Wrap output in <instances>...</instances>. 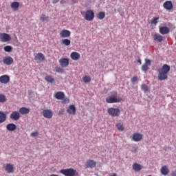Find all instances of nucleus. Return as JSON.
Masks as SVG:
<instances>
[{
    "mask_svg": "<svg viewBox=\"0 0 176 176\" xmlns=\"http://www.w3.org/2000/svg\"><path fill=\"white\" fill-rule=\"evenodd\" d=\"M157 72L159 80H166L168 78V74L170 72V66L164 64L161 69L157 70Z\"/></svg>",
    "mask_w": 176,
    "mask_h": 176,
    "instance_id": "nucleus-1",
    "label": "nucleus"
},
{
    "mask_svg": "<svg viewBox=\"0 0 176 176\" xmlns=\"http://www.w3.org/2000/svg\"><path fill=\"white\" fill-rule=\"evenodd\" d=\"M59 173L65 176H79V173L74 168L61 169Z\"/></svg>",
    "mask_w": 176,
    "mask_h": 176,
    "instance_id": "nucleus-2",
    "label": "nucleus"
},
{
    "mask_svg": "<svg viewBox=\"0 0 176 176\" xmlns=\"http://www.w3.org/2000/svg\"><path fill=\"white\" fill-rule=\"evenodd\" d=\"M82 16H83L84 19L87 20V21H93L94 19V12L91 10H88L86 11L85 14V12H81Z\"/></svg>",
    "mask_w": 176,
    "mask_h": 176,
    "instance_id": "nucleus-3",
    "label": "nucleus"
},
{
    "mask_svg": "<svg viewBox=\"0 0 176 176\" xmlns=\"http://www.w3.org/2000/svg\"><path fill=\"white\" fill-rule=\"evenodd\" d=\"M107 112L110 116L118 118L120 116V109L119 108L110 107L108 109Z\"/></svg>",
    "mask_w": 176,
    "mask_h": 176,
    "instance_id": "nucleus-4",
    "label": "nucleus"
},
{
    "mask_svg": "<svg viewBox=\"0 0 176 176\" xmlns=\"http://www.w3.org/2000/svg\"><path fill=\"white\" fill-rule=\"evenodd\" d=\"M122 98H118L116 96H109L106 98V102L107 104H114L116 102H121Z\"/></svg>",
    "mask_w": 176,
    "mask_h": 176,
    "instance_id": "nucleus-5",
    "label": "nucleus"
},
{
    "mask_svg": "<svg viewBox=\"0 0 176 176\" xmlns=\"http://www.w3.org/2000/svg\"><path fill=\"white\" fill-rule=\"evenodd\" d=\"M0 41L3 43L10 42V41H12V37H10V35H9V34L0 33Z\"/></svg>",
    "mask_w": 176,
    "mask_h": 176,
    "instance_id": "nucleus-6",
    "label": "nucleus"
},
{
    "mask_svg": "<svg viewBox=\"0 0 176 176\" xmlns=\"http://www.w3.org/2000/svg\"><path fill=\"white\" fill-rule=\"evenodd\" d=\"M42 113L43 116L46 119H52L53 118V111L51 109H44Z\"/></svg>",
    "mask_w": 176,
    "mask_h": 176,
    "instance_id": "nucleus-7",
    "label": "nucleus"
},
{
    "mask_svg": "<svg viewBox=\"0 0 176 176\" xmlns=\"http://www.w3.org/2000/svg\"><path fill=\"white\" fill-rule=\"evenodd\" d=\"M144 135L140 133H135L132 135V140L135 142H140L142 140Z\"/></svg>",
    "mask_w": 176,
    "mask_h": 176,
    "instance_id": "nucleus-8",
    "label": "nucleus"
},
{
    "mask_svg": "<svg viewBox=\"0 0 176 176\" xmlns=\"http://www.w3.org/2000/svg\"><path fill=\"white\" fill-rule=\"evenodd\" d=\"M59 64L60 67L65 68L69 65V60L67 58H60L59 60Z\"/></svg>",
    "mask_w": 176,
    "mask_h": 176,
    "instance_id": "nucleus-9",
    "label": "nucleus"
},
{
    "mask_svg": "<svg viewBox=\"0 0 176 176\" xmlns=\"http://www.w3.org/2000/svg\"><path fill=\"white\" fill-rule=\"evenodd\" d=\"M151 65V60L149 59H145V63L142 65L141 69L144 72H148V69H149V67Z\"/></svg>",
    "mask_w": 176,
    "mask_h": 176,
    "instance_id": "nucleus-10",
    "label": "nucleus"
},
{
    "mask_svg": "<svg viewBox=\"0 0 176 176\" xmlns=\"http://www.w3.org/2000/svg\"><path fill=\"white\" fill-rule=\"evenodd\" d=\"M96 164H97V162L94 160H89L85 163V166L87 168H94Z\"/></svg>",
    "mask_w": 176,
    "mask_h": 176,
    "instance_id": "nucleus-11",
    "label": "nucleus"
},
{
    "mask_svg": "<svg viewBox=\"0 0 176 176\" xmlns=\"http://www.w3.org/2000/svg\"><path fill=\"white\" fill-rule=\"evenodd\" d=\"M10 82V77L8 75H3L0 76V82L6 85Z\"/></svg>",
    "mask_w": 176,
    "mask_h": 176,
    "instance_id": "nucleus-12",
    "label": "nucleus"
},
{
    "mask_svg": "<svg viewBox=\"0 0 176 176\" xmlns=\"http://www.w3.org/2000/svg\"><path fill=\"white\" fill-rule=\"evenodd\" d=\"M10 118L12 120H19L20 119V113L17 111H12L10 115Z\"/></svg>",
    "mask_w": 176,
    "mask_h": 176,
    "instance_id": "nucleus-13",
    "label": "nucleus"
},
{
    "mask_svg": "<svg viewBox=\"0 0 176 176\" xmlns=\"http://www.w3.org/2000/svg\"><path fill=\"white\" fill-rule=\"evenodd\" d=\"M60 38H69L71 36V31L68 30H63L59 34Z\"/></svg>",
    "mask_w": 176,
    "mask_h": 176,
    "instance_id": "nucleus-14",
    "label": "nucleus"
},
{
    "mask_svg": "<svg viewBox=\"0 0 176 176\" xmlns=\"http://www.w3.org/2000/svg\"><path fill=\"white\" fill-rule=\"evenodd\" d=\"M5 170L8 174L14 173V166L12 164H6Z\"/></svg>",
    "mask_w": 176,
    "mask_h": 176,
    "instance_id": "nucleus-15",
    "label": "nucleus"
},
{
    "mask_svg": "<svg viewBox=\"0 0 176 176\" xmlns=\"http://www.w3.org/2000/svg\"><path fill=\"white\" fill-rule=\"evenodd\" d=\"M13 58L11 56H6L3 58V63L6 64V65H12L13 64Z\"/></svg>",
    "mask_w": 176,
    "mask_h": 176,
    "instance_id": "nucleus-16",
    "label": "nucleus"
},
{
    "mask_svg": "<svg viewBox=\"0 0 176 176\" xmlns=\"http://www.w3.org/2000/svg\"><path fill=\"white\" fill-rule=\"evenodd\" d=\"M67 112L69 113V115H76V107H75V105L72 104L67 108Z\"/></svg>",
    "mask_w": 176,
    "mask_h": 176,
    "instance_id": "nucleus-17",
    "label": "nucleus"
},
{
    "mask_svg": "<svg viewBox=\"0 0 176 176\" xmlns=\"http://www.w3.org/2000/svg\"><path fill=\"white\" fill-rule=\"evenodd\" d=\"M163 6L166 10H171L173 9V2L171 1H166L164 3Z\"/></svg>",
    "mask_w": 176,
    "mask_h": 176,
    "instance_id": "nucleus-18",
    "label": "nucleus"
},
{
    "mask_svg": "<svg viewBox=\"0 0 176 176\" xmlns=\"http://www.w3.org/2000/svg\"><path fill=\"white\" fill-rule=\"evenodd\" d=\"M70 57L72 60H74V61H78V60L80 58V54L76 52H73L71 53Z\"/></svg>",
    "mask_w": 176,
    "mask_h": 176,
    "instance_id": "nucleus-19",
    "label": "nucleus"
},
{
    "mask_svg": "<svg viewBox=\"0 0 176 176\" xmlns=\"http://www.w3.org/2000/svg\"><path fill=\"white\" fill-rule=\"evenodd\" d=\"M35 61H45V55L41 52L38 53L34 57Z\"/></svg>",
    "mask_w": 176,
    "mask_h": 176,
    "instance_id": "nucleus-20",
    "label": "nucleus"
},
{
    "mask_svg": "<svg viewBox=\"0 0 176 176\" xmlns=\"http://www.w3.org/2000/svg\"><path fill=\"white\" fill-rule=\"evenodd\" d=\"M160 173L162 175H168L170 170L167 166H163L160 169Z\"/></svg>",
    "mask_w": 176,
    "mask_h": 176,
    "instance_id": "nucleus-21",
    "label": "nucleus"
},
{
    "mask_svg": "<svg viewBox=\"0 0 176 176\" xmlns=\"http://www.w3.org/2000/svg\"><path fill=\"white\" fill-rule=\"evenodd\" d=\"M160 32L162 35H166L170 32V29L167 26H162L160 28Z\"/></svg>",
    "mask_w": 176,
    "mask_h": 176,
    "instance_id": "nucleus-22",
    "label": "nucleus"
},
{
    "mask_svg": "<svg viewBox=\"0 0 176 176\" xmlns=\"http://www.w3.org/2000/svg\"><path fill=\"white\" fill-rule=\"evenodd\" d=\"M64 97H65V94L63 91H58L55 94V98L56 100H64Z\"/></svg>",
    "mask_w": 176,
    "mask_h": 176,
    "instance_id": "nucleus-23",
    "label": "nucleus"
},
{
    "mask_svg": "<svg viewBox=\"0 0 176 176\" xmlns=\"http://www.w3.org/2000/svg\"><path fill=\"white\" fill-rule=\"evenodd\" d=\"M19 113H21V115H28V113H30V109L27 107H21L19 109Z\"/></svg>",
    "mask_w": 176,
    "mask_h": 176,
    "instance_id": "nucleus-24",
    "label": "nucleus"
},
{
    "mask_svg": "<svg viewBox=\"0 0 176 176\" xmlns=\"http://www.w3.org/2000/svg\"><path fill=\"white\" fill-rule=\"evenodd\" d=\"M10 6L13 9V10H19V8H20V3L19 1H14L11 3Z\"/></svg>",
    "mask_w": 176,
    "mask_h": 176,
    "instance_id": "nucleus-25",
    "label": "nucleus"
},
{
    "mask_svg": "<svg viewBox=\"0 0 176 176\" xmlns=\"http://www.w3.org/2000/svg\"><path fill=\"white\" fill-rule=\"evenodd\" d=\"M153 39L155 42H163L164 37L159 34H154Z\"/></svg>",
    "mask_w": 176,
    "mask_h": 176,
    "instance_id": "nucleus-26",
    "label": "nucleus"
},
{
    "mask_svg": "<svg viewBox=\"0 0 176 176\" xmlns=\"http://www.w3.org/2000/svg\"><path fill=\"white\" fill-rule=\"evenodd\" d=\"M6 129L8 131H14V130H16V124L13 123H10L7 124Z\"/></svg>",
    "mask_w": 176,
    "mask_h": 176,
    "instance_id": "nucleus-27",
    "label": "nucleus"
},
{
    "mask_svg": "<svg viewBox=\"0 0 176 176\" xmlns=\"http://www.w3.org/2000/svg\"><path fill=\"white\" fill-rule=\"evenodd\" d=\"M96 17L98 20H104L105 19V12H99L96 14Z\"/></svg>",
    "mask_w": 176,
    "mask_h": 176,
    "instance_id": "nucleus-28",
    "label": "nucleus"
},
{
    "mask_svg": "<svg viewBox=\"0 0 176 176\" xmlns=\"http://www.w3.org/2000/svg\"><path fill=\"white\" fill-rule=\"evenodd\" d=\"M6 120V113L0 111V123H3Z\"/></svg>",
    "mask_w": 176,
    "mask_h": 176,
    "instance_id": "nucleus-29",
    "label": "nucleus"
},
{
    "mask_svg": "<svg viewBox=\"0 0 176 176\" xmlns=\"http://www.w3.org/2000/svg\"><path fill=\"white\" fill-rule=\"evenodd\" d=\"M142 168V167L141 166V165L138 163H135L133 164V169L137 172L140 171Z\"/></svg>",
    "mask_w": 176,
    "mask_h": 176,
    "instance_id": "nucleus-30",
    "label": "nucleus"
},
{
    "mask_svg": "<svg viewBox=\"0 0 176 176\" xmlns=\"http://www.w3.org/2000/svg\"><path fill=\"white\" fill-rule=\"evenodd\" d=\"M61 44L64 45V46H69L71 45V40L67 38L62 39Z\"/></svg>",
    "mask_w": 176,
    "mask_h": 176,
    "instance_id": "nucleus-31",
    "label": "nucleus"
},
{
    "mask_svg": "<svg viewBox=\"0 0 176 176\" xmlns=\"http://www.w3.org/2000/svg\"><path fill=\"white\" fill-rule=\"evenodd\" d=\"M82 80L84 83H90V82H91V78L89 76H85L82 78Z\"/></svg>",
    "mask_w": 176,
    "mask_h": 176,
    "instance_id": "nucleus-32",
    "label": "nucleus"
},
{
    "mask_svg": "<svg viewBox=\"0 0 176 176\" xmlns=\"http://www.w3.org/2000/svg\"><path fill=\"white\" fill-rule=\"evenodd\" d=\"M45 80L46 82H48V83H53V82H54V78H53L52 76H46Z\"/></svg>",
    "mask_w": 176,
    "mask_h": 176,
    "instance_id": "nucleus-33",
    "label": "nucleus"
},
{
    "mask_svg": "<svg viewBox=\"0 0 176 176\" xmlns=\"http://www.w3.org/2000/svg\"><path fill=\"white\" fill-rule=\"evenodd\" d=\"M40 20L41 21H49V16H46V14H41V17H40Z\"/></svg>",
    "mask_w": 176,
    "mask_h": 176,
    "instance_id": "nucleus-34",
    "label": "nucleus"
},
{
    "mask_svg": "<svg viewBox=\"0 0 176 176\" xmlns=\"http://www.w3.org/2000/svg\"><path fill=\"white\" fill-rule=\"evenodd\" d=\"M116 127L119 131H123V130H124V126H123V124L122 123L116 124Z\"/></svg>",
    "mask_w": 176,
    "mask_h": 176,
    "instance_id": "nucleus-35",
    "label": "nucleus"
},
{
    "mask_svg": "<svg viewBox=\"0 0 176 176\" xmlns=\"http://www.w3.org/2000/svg\"><path fill=\"white\" fill-rule=\"evenodd\" d=\"M141 87L142 90H143L144 93H146V91H149V88L148 87V85H146V84H142Z\"/></svg>",
    "mask_w": 176,
    "mask_h": 176,
    "instance_id": "nucleus-36",
    "label": "nucleus"
},
{
    "mask_svg": "<svg viewBox=\"0 0 176 176\" xmlns=\"http://www.w3.org/2000/svg\"><path fill=\"white\" fill-rule=\"evenodd\" d=\"M157 20H159V17H153L151 20V24H154V25H156V24L158 23Z\"/></svg>",
    "mask_w": 176,
    "mask_h": 176,
    "instance_id": "nucleus-37",
    "label": "nucleus"
},
{
    "mask_svg": "<svg viewBox=\"0 0 176 176\" xmlns=\"http://www.w3.org/2000/svg\"><path fill=\"white\" fill-rule=\"evenodd\" d=\"M0 102H6V96L2 94H0Z\"/></svg>",
    "mask_w": 176,
    "mask_h": 176,
    "instance_id": "nucleus-38",
    "label": "nucleus"
},
{
    "mask_svg": "<svg viewBox=\"0 0 176 176\" xmlns=\"http://www.w3.org/2000/svg\"><path fill=\"white\" fill-rule=\"evenodd\" d=\"M12 49H13V47H12V46H10V45H7V46L4 47V50L6 52H7L8 53L12 52Z\"/></svg>",
    "mask_w": 176,
    "mask_h": 176,
    "instance_id": "nucleus-39",
    "label": "nucleus"
},
{
    "mask_svg": "<svg viewBox=\"0 0 176 176\" xmlns=\"http://www.w3.org/2000/svg\"><path fill=\"white\" fill-rule=\"evenodd\" d=\"M62 104H69V98L64 97V98L62 99Z\"/></svg>",
    "mask_w": 176,
    "mask_h": 176,
    "instance_id": "nucleus-40",
    "label": "nucleus"
},
{
    "mask_svg": "<svg viewBox=\"0 0 176 176\" xmlns=\"http://www.w3.org/2000/svg\"><path fill=\"white\" fill-rule=\"evenodd\" d=\"M55 71H56V72H58L59 74H63V72H64V69H63L61 67H56Z\"/></svg>",
    "mask_w": 176,
    "mask_h": 176,
    "instance_id": "nucleus-41",
    "label": "nucleus"
},
{
    "mask_svg": "<svg viewBox=\"0 0 176 176\" xmlns=\"http://www.w3.org/2000/svg\"><path fill=\"white\" fill-rule=\"evenodd\" d=\"M30 135L31 137H38V135H39V133L38 131L32 132Z\"/></svg>",
    "mask_w": 176,
    "mask_h": 176,
    "instance_id": "nucleus-42",
    "label": "nucleus"
},
{
    "mask_svg": "<svg viewBox=\"0 0 176 176\" xmlns=\"http://www.w3.org/2000/svg\"><path fill=\"white\" fill-rule=\"evenodd\" d=\"M131 82L132 83H134L135 82H137V80H138V77H137L136 76H133L132 78H131Z\"/></svg>",
    "mask_w": 176,
    "mask_h": 176,
    "instance_id": "nucleus-43",
    "label": "nucleus"
},
{
    "mask_svg": "<svg viewBox=\"0 0 176 176\" xmlns=\"http://www.w3.org/2000/svg\"><path fill=\"white\" fill-rule=\"evenodd\" d=\"M170 176H176V170H173L170 173Z\"/></svg>",
    "mask_w": 176,
    "mask_h": 176,
    "instance_id": "nucleus-44",
    "label": "nucleus"
},
{
    "mask_svg": "<svg viewBox=\"0 0 176 176\" xmlns=\"http://www.w3.org/2000/svg\"><path fill=\"white\" fill-rule=\"evenodd\" d=\"M58 115H64V110L62 109V110L59 111Z\"/></svg>",
    "mask_w": 176,
    "mask_h": 176,
    "instance_id": "nucleus-45",
    "label": "nucleus"
},
{
    "mask_svg": "<svg viewBox=\"0 0 176 176\" xmlns=\"http://www.w3.org/2000/svg\"><path fill=\"white\" fill-rule=\"evenodd\" d=\"M60 0H52V3H57Z\"/></svg>",
    "mask_w": 176,
    "mask_h": 176,
    "instance_id": "nucleus-46",
    "label": "nucleus"
},
{
    "mask_svg": "<svg viewBox=\"0 0 176 176\" xmlns=\"http://www.w3.org/2000/svg\"><path fill=\"white\" fill-rule=\"evenodd\" d=\"M67 3V1H65V0H61L60 1L61 5H64V3Z\"/></svg>",
    "mask_w": 176,
    "mask_h": 176,
    "instance_id": "nucleus-47",
    "label": "nucleus"
},
{
    "mask_svg": "<svg viewBox=\"0 0 176 176\" xmlns=\"http://www.w3.org/2000/svg\"><path fill=\"white\" fill-rule=\"evenodd\" d=\"M138 63H139L140 65L142 64V63L141 62V59H138Z\"/></svg>",
    "mask_w": 176,
    "mask_h": 176,
    "instance_id": "nucleus-48",
    "label": "nucleus"
},
{
    "mask_svg": "<svg viewBox=\"0 0 176 176\" xmlns=\"http://www.w3.org/2000/svg\"><path fill=\"white\" fill-rule=\"evenodd\" d=\"M110 176H118V175H116V173H113L111 175H110Z\"/></svg>",
    "mask_w": 176,
    "mask_h": 176,
    "instance_id": "nucleus-49",
    "label": "nucleus"
}]
</instances>
